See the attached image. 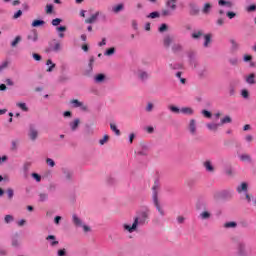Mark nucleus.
<instances>
[{"label":"nucleus","instance_id":"1","mask_svg":"<svg viewBox=\"0 0 256 256\" xmlns=\"http://www.w3.org/2000/svg\"><path fill=\"white\" fill-rule=\"evenodd\" d=\"M149 215H151V210L149 208H145L137 213L134 217V222L132 225L124 224L123 229L128 231V233H135L138 227H143V225H147L149 223Z\"/></svg>","mask_w":256,"mask_h":256},{"label":"nucleus","instance_id":"2","mask_svg":"<svg viewBox=\"0 0 256 256\" xmlns=\"http://www.w3.org/2000/svg\"><path fill=\"white\" fill-rule=\"evenodd\" d=\"M232 243H234L236 256H253V250L242 237L232 238Z\"/></svg>","mask_w":256,"mask_h":256},{"label":"nucleus","instance_id":"3","mask_svg":"<svg viewBox=\"0 0 256 256\" xmlns=\"http://www.w3.org/2000/svg\"><path fill=\"white\" fill-rule=\"evenodd\" d=\"M152 201L158 213H160L162 217H165V210H163L161 204L159 203V180H156L154 182V186L152 187Z\"/></svg>","mask_w":256,"mask_h":256},{"label":"nucleus","instance_id":"4","mask_svg":"<svg viewBox=\"0 0 256 256\" xmlns=\"http://www.w3.org/2000/svg\"><path fill=\"white\" fill-rule=\"evenodd\" d=\"M177 1L178 0H167L166 1L167 9H163L161 11L162 17H171V16H173V12L177 11Z\"/></svg>","mask_w":256,"mask_h":256},{"label":"nucleus","instance_id":"5","mask_svg":"<svg viewBox=\"0 0 256 256\" xmlns=\"http://www.w3.org/2000/svg\"><path fill=\"white\" fill-rule=\"evenodd\" d=\"M134 75L135 77H137V79L139 81L145 82L149 80L150 74L149 72H147V70L143 69V68H137L134 71Z\"/></svg>","mask_w":256,"mask_h":256},{"label":"nucleus","instance_id":"6","mask_svg":"<svg viewBox=\"0 0 256 256\" xmlns=\"http://www.w3.org/2000/svg\"><path fill=\"white\" fill-rule=\"evenodd\" d=\"M233 198V190H221L214 194V199H232Z\"/></svg>","mask_w":256,"mask_h":256},{"label":"nucleus","instance_id":"7","mask_svg":"<svg viewBox=\"0 0 256 256\" xmlns=\"http://www.w3.org/2000/svg\"><path fill=\"white\" fill-rule=\"evenodd\" d=\"M61 51V42L54 39L49 43V47L46 49V53H59Z\"/></svg>","mask_w":256,"mask_h":256},{"label":"nucleus","instance_id":"8","mask_svg":"<svg viewBox=\"0 0 256 256\" xmlns=\"http://www.w3.org/2000/svg\"><path fill=\"white\" fill-rule=\"evenodd\" d=\"M28 137L30 141H37V138L39 137V129H37V126L34 124H30L29 126Z\"/></svg>","mask_w":256,"mask_h":256},{"label":"nucleus","instance_id":"9","mask_svg":"<svg viewBox=\"0 0 256 256\" xmlns=\"http://www.w3.org/2000/svg\"><path fill=\"white\" fill-rule=\"evenodd\" d=\"M188 131L192 137H195L197 135V120L190 119L188 123Z\"/></svg>","mask_w":256,"mask_h":256},{"label":"nucleus","instance_id":"10","mask_svg":"<svg viewBox=\"0 0 256 256\" xmlns=\"http://www.w3.org/2000/svg\"><path fill=\"white\" fill-rule=\"evenodd\" d=\"M70 104L72 105V107H74V109H77L80 107V109L82 111H87V106L83 104V102L77 100V99H73L70 101Z\"/></svg>","mask_w":256,"mask_h":256},{"label":"nucleus","instance_id":"11","mask_svg":"<svg viewBox=\"0 0 256 256\" xmlns=\"http://www.w3.org/2000/svg\"><path fill=\"white\" fill-rule=\"evenodd\" d=\"M62 175L65 181H73V172L69 168H62Z\"/></svg>","mask_w":256,"mask_h":256},{"label":"nucleus","instance_id":"12","mask_svg":"<svg viewBox=\"0 0 256 256\" xmlns=\"http://www.w3.org/2000/svg\"><path fill=\"white\" fill-rule=\"evenodd\" d=\"M31 165H32V163L29 161L24 162V164L22 166L24 179H27V177H29V170L31 169Z\"/></svg>","mask_w":256,"mask_h":256},{"label":"nucleus","instance_id":"13","mask_svg":"<svg viewBox=\"0 0 256 256\" xmlns=\"http://www.w3.org/2000/svg\"><path fill=\"white\" fill-rule=\"evenodd\" d=\"M206 127L208 131H213V133H216V131H219V127H221V124L216 122H210L206 124Z\"/></svg>","mask_w":256,"mask_h":256},{"label":"nucleus","instance_id":"14","mask_svg":"<svg viewBox=\"0 0 256 256\" xmlns=\"http://www.w3.org/2000/svg\"><path fill=\"white\" fill-rule=\"evenodd\" d=\"M203 167L205 168L207 173H214L215 172V166H213V163L211 162V160H206L203 163Z\"/></svg>","mask_w":256,"mask_h":256},{"label":"nucleus","instance_id":"15","mask_svg":"<svg viewBox=\"0 0 256 256\" xmlns=\"http://www.w3.org/2000/svg\"><path fill=\"white\" fill-rule=\"evenodd\" d=\"M245 81L248 85H256L255 73H250L249 75L245 76Z\"/></svg>","mask_w":256,"mask_h":256},{"label":"nucleus","instance_id":"16","mask_svg":"<svg viewBox=\"0 0 256 256\" xmlns=\"http://www.w3.org/2000/svg\"><path fill=\"white\" fill-rule=\"evenodd\" d=\"M99 15H101V12L96 11L94 14L91 15V17H89L85 20V23H88V24L95 23L97 21V19H99Z\"/></svg>","mask_w":256,"mask_h":256},{"label":"nucleus","instance_id":"17","mask_svg":"<svg viewBox=\"0 0 256 256\" xmlns=\"http://www.w3.org/2000/svg\"><path fill=\"white\" fill-rule=\"evenodd\" d=\"M46 241H49L50 247H57V245H59V241H57V237H55V235H48L46 237Z\"/></svg>","mask_w":256,"mask_h":256},{"label":"nucleus","instance_id":"18","mask_svg":"<svg viewBox=\"0 0 256 256\" xmlns=\"http://www.w3.org/2000/svg\"><path fill=\"white\" fill-rule=\"evenodd\" d=\"M72 223L75 225V227H83V220L77 216V214L72 215Z\"/></svg>","mask_w":256,"mask_h":256},{"label":"nucleus","instance_id":"19","mask_svg":"<svg viewBox=\"0 0 256 256\" xmlns=\"http://www.w3.org/2000/svg\"><path fill=\"white\" fill-rule=\"evenodd\" d=\"M238 157L243 163H253V158L249 154H240Z\"/></svg>","mask_w":256,"mask_h":256},{"label":"nucleus","instance_id":"20","mask_svg":"<svg viewBox=\"0 0 256 256\" xmlns=\"http://www.w3.org/2000/svg\"><path fill=\"white\" fill-rule=\"evenodd\" d=\"M171 43H173V36L166 35L163 39L164 47H166V49H169V47H171Z\"/></svg>","mask_w":256,"mask_h":256},{"label":"nucleus","instance_id":"21","mask_svg":"<svg viewBox=\"0 0 256 256\" xmlns=\"http://www.w3.org/2000/svg\"><path fill=\"white\" fill-rule=\"evenodd\" d=\"M79 123H81V120L79 118L74 119L72 122L69 123V127L71 131H75L79 128Z\"/></svg>","mask_w":256,"mask_h":256},{"label":"nucleus","instance_id":"22","mask_svg":"<svg viewBox=\"0 0 256 256\" xmlns=\"http://www.w3.org/2000/svg\"><path fill=\"white\" fill-rule=\"evenodd\" d=\"M190 15H199V7L195 3H190Z\"/></svg>","mask_w":256,"mask_h":256},{"label":"nucleus","instance_id":"23","mask_svg":"<svg viewBox=\"0 0 256 256\" xmlns=\"http://www.w3.org/2000/svg\"><path fill=\"white\" fill-rule=\"evenodd\" d=\"M213 6L210 3H205L202 8L203 15H209Z\"/></svg>","mask_w":256,"mask_h":256},{"label":"nucleus","instance_id":"24","mask_svg":"<svg viewBox=\"0 0 256 256\" xmlns=\"http://www.w3.org/2000/svg\"><path fill=\"white\" fill-rule=\"evenodd\" d=\"M180 113H182L183 115H193L195 113V110H193V108L191 107H182L180 109Z\"/></svg>","mask_w":256,"mask_h":256},{"label":"nucleus","instance_id":"25","mask_svg":"<svg viewBox=\"0 0 256 256\" xmlns=\"http://www.w3.org/2000/svg\"><path fill=\"white\" fill-rule=\"evenodd\" d=\"M218 5L220 7H227L228 9H231V7H233V2L227 0H219Z\"/></svg>","mask_w":256,"mask_h":256},{"label":"nucleus","instance_id":"26","mask_svg":"<svg viewBox=\"0 0 256 256\" xmlns=\"http://www.w3.org/2000/svg\"><path fill=\"white\" fill-rule=\"evenodd\" d=\"M192 39L199 40L203 37V30H194L191 34Z\"/></svg>","mask_w":256,"mask_h":256},{"label":"nucleus","instance_id":"27","mask_svg":"<svg viewBox=\"0 0 256 256\" xmlns=\"http://www.w3.org/2000/svg\"><path fill=\"white\" fill-rule=\"evenodd\" d=\"M199 219H201L202 221H207L208 219H211V212L203 211L199 214Z\"/></svg>","mask_w":256,"mask_h":256},{"label":"nucleus","instance_id":"28","mask_svg":"<svg viewBox=\"0 0 256 256\" xmlns=\"http://www.w3.org/2000/svg\"><path fill=\"white\" fill-rule=\"evenodd\" d=\"M172 51L173 53H181L183 51V45L181 43H174L172 45Z\"/></svg>","mask_w":256,"mask_h":256},{"label":"nucleus","instance_id":"29","mask_svg":"<svg viewBox=\"0 0 256 256\" xmlns=\"http://www.w3.org/2000/svg\"><path fill=\"white\" fill-rule=\"evenodd\" d=\"M38 201L40 203H45V201H48L49 200V194L48 193H45V192H42L38 195Z\"/></svg>","mask_w":256,"mask_h":256},{"label":"nucleus","instance_id":"30","mask_svg":"<svg viewBox=\"0 0 256 256\" xmlns=\"http://www.w3.org/2000/svg\"><path fill=\"white\" fill-rule=\"evenodd\" d=\"M125 9V5L123 3L118 4L116 6L112 7V12L113 13H121V11H123Z\"/></svg>","mask_w":256,"mask_h":256},{"label":"nucleus","instance_id":"31","mask_svg":"<svg viewBox=\"0 0 256 256\" xmlns=\"http://www.w3.org/2000/svg\"><path fill=\"white\" fill-rule=\"evenodd\" d=\"M225 229H237V222L231 221L224 224Z\"/></svg>","mask_w":256,"mask_h":256},{"label":"nucleus","instance_id":"32","mask_svg":"<svg viewBox=\"0 0 256 256\" xmlns=\"http://www.w3.org/2000/svg\"><path fill=\"white\" fill-rule=\"evenodd\" d=\"M46 65H50L47 69V73H52L53 69L56 67V64L53 63V60L51 59H48L47 62H46Z\"/></svg>","mask_w":256,"mask_h":256},{"label":"nucleus","instance_id":"33","mask_svg":"<svg viewBox=\"0 0 256 256\" xmlns=\"http://www.w3.org/2000/svg\"><path fill=\"white\" fill-rule=\"evenodd\" d=\"M211 37H212L211 34H205V35H204V44H203V47H205V48L209 47V43H211Z\"/></svg>","mask_w":256,"mask_h":256},{"label":"nucleus","instance_id":"34","mask_svg":"<svg viewBox=\"0 0 256 256\" xmlns=\"http://www.w3.org/2000/svg\"><path fill=\"white\" fill-rule=\"evenodd\" d=\"M16 107L21 109V111L27 112L29 111V108L27 107V104L25 102H18L16 103Z\"/></svg>","mask_w":256,"mask_h":256},{"label":"nucleus","instance_id":"35","mask_svg":"<svg viewBox=\"0 0 256 256\" xmlns=\"http://www.w3.org/2000/svg\"><path fill=\"white\" fill-rule=\"evenodd\" d=\"M238 193H247V183L243 182L240 186L237 187Z\"/></svg>","mask_w":256,"mask_h":256},{"label":"nucleus","instance_id":"36","mask_svg":"<svg viewBox=\"0 0 256 256\" xmlns=\"http://www.w3.org/2000/svg\"><path fill=\"white\" fill-rule=\"evenodd\" d=\"M232 122H233V119H231L230 116H225L220 120V127L222 125H227V123H232Z\"/></svg>","mask_w":256,"mask_h":256},{"label":"nucleus","instance_id":"37","mask_svg":"<svg viewBox=\"0 0 256 256\" xmlns=\"http://www.w3.org/2000/svg\"><path fill=\"white\" fill-rule=\"evenodd\" d=\"M231 43V51L235 52V51H239V43H237V41L235 40H230Z\"/></svg>","mask_w":256,"mask_h":256},{"label":"nucleus","instance_id":"38","mask_svg":"<svg viewBox=\"0 0 256 256\" xmlns=\"http://www.w3.org/2000/svg\"><path fill=\"white\" fill-rule=\"evenodd\" d=\"M28 41H33L34 43L37 42L38 35L37 32H32L27 36Z\"/></svg>","mask_w":256,"mask_h":256},{"label":"nucleus","instance_id":"39","mask_svg":"<svg viewBox=\"0 0 256 256\" xmlns=\"http://www.w3.org/2000/svg\"><path fill=\"white\" fill-rule=\"evenodd\" d=\"M95 83H103L105 81V74H98L94 78Z\"/></svg>","mask_w":256,"mask_h":256},{"label":"nucleus","instance_id":"40","mask_svg":"<svg viewBox=\"0 0 256 256\" xmlns=\"http://www.w3.org/2000/svg\"><path fill=\"white\" fill-rule=\"evenodd\" d=\"M138 155L146 157V155H149V148L147 146H143L142 149L138 151Z\"/></svg>","mask_w":256,"mask_h":256},{"label":"nucleus","instance_id":"41","mask_svg":"<svg viewBox=\"0 0 256 256\" xmlns=\"http://www.w3.org/2000/svg\"><path fill=\"white\" fill-rule=\"evenodd\" d=\"M160 17L161 14L157 11H154L147 16L148 19H159Z\"/></svg>","mask_w":256,"mask_h":256},{"label":"nucleus","instance_id":"42","mask_svg":"<svg viewBox=\"0 0 256 256\" xmlns=\"http://www.w3.org/2000/svg\"><path fill=\"white\" fill-rule=\"evenodd\" d=\"M110 129L111 131H113L115 133V135H117L119 137V135H121V130H119L117 128V125L115 124H110Z\"/></svg>","mask_w":256,"mask_h":256},{"label":"nucleus","instance_id":"43","mask_svg":"<svg viewBox=\"0 0 256 256\" xmlns=\"http://www.w3.org/2000/svg\"><path fill=\"white\" fill-rule=\"evenodd\" d=\"M245 11H247V13H255L256 4H251L249 6H246Z\"/></svg>","mask_w":256,"mask_h":256},{"label":"nucleus","instance_id":"44","mask_svg":"<svg viewBox=\"0 0 256 256\" xmlns=\"http://www.w3.org/2000/svg\"><path fill=\"white\" fill-rule=\"evenodd\" d=\"M104 55L106 57H111V55H115V47H111L109 49H107L105 52H104Z\"/></svg>","mask_w":256,"mask_h":256},{"label":"nucleus","instance_id":"45","mask_svg":"<svg viewBox=\"0 0 256 256\" xmlns=\"http://www.w3.org/2000/svg\"><path fill=\"white\" fill-rule=\"evenodd\" d=\"M168 109L169 111H171V113H176V114L181 113V109H179V107L177 106L170 105L168 106Z\"/></svg>","mask_w":256,"mask_h":256},{"label":"nucleus","instance_id":"46","mask_svg":"<svg viewBox=\"0 0 256 256\" xmlns=\"http://www.w3.org/2000/svg\"><path fill=\"white\" fill-rule=\"evenodd\" d=\"M42 25H45L43 20H34L32 22V27H42Z\"/></svg>","mask_w":256,"mask_h":256},{"label":"nucleus","instance_id":"47","mask_svg":"<svg viewBox=\"0 0 256 256\" xmlns=\"http://www.w3.org/2000/svg\"><path fill=\"white\" fill-rule=\"evenodd\" d=\"M9 67V61H4L0 64V73H3V71H5V69H7Z\"/></svg>","mask_w":256,"mask_h":256},{"label":"nucleus","instance_id":"48","mask_svg":"<svg viewBox=\"0 0 256 256\" xmlns=\"http://www.w3.org/2000/svg\"><path fill=\"white\" fill-rule=\"evenodd\" d=\"M240 95L243 99H249V90L247 89H242L240 92Z\"/></svg>","mask_w":256,"mask_h":256},{"label":"nucleus","instance_id":"49","mask_svg":"<svg viewBox=\"0 0 256 256\" xmlns=\"http://www.w3.org/2000/svg\"><path fill=\"white\" fill-rule=\"evenodd\" d=\"M154 107H155V105H153L152 102H148L147 106L145 108L146 113H151L153 111Z\"/></svg>","mask_w":256,"mask_h":256},{"label":"nucleus","instance_id":"50","mask_svg":"<svg viewBox=\"0 0 256 256\" xmlns=\"http://www.w3.org/2000/svg\"><path fill=\"white\" fill-rule=\"evenodd\" d=\"M4 221L5 223L9 224V223H13V221H15V218L13 217V215H6L4 217Z\"/></svg>","mask_w":256,"mask_h":256},{"label":"nucleus","instance_id":"51","mask_svg":"<svg viewBox=\"0 0 256 256\" xmlns=\"http://www.w3.org/2000/svg\"><path fill=\"white\" fill-rule=\"evenodd\" d=\"M18 43H21V36L15 37V39L11 42V47H17Z\"/></svg>","mask_w":256,"mask_h":256},{"label":"nucleus","instance_id":"52","mask_svg":"<svg viewBox=\"0 0 256 256\" xmlns=\"http://www.w3.org/2000/svg\"><path fill=\"white\" fill-rule=\"evenodd\" d=\"M201 113L206 119H211V117H213V114L209 110H202Z\"/></svg>","mask_w":256,"mask_h":256},{"label":"nucleus","instance_id":"53","mask_svg":"<svg viewBox=\"0 0 256 256\" xmlns=\"http://www.w3.org/2000/svg\"><path fill=\"white\" fill-rule=\"evenodd\" d=\"M167 29H169V26H167V24L163 23L158 28V31H159V33H165V31H167Z\"/></svg>","mask_w":256,"mask_h":256},{"label":"nucleus","instance_id":"54","mask_svg":"<svg viewBox=\"0 0 256 256\" xmlns=\"http://www.w3.org/2000/svg\"><path fill=\"white\" fill-rule=\"evenodd\" d=\"M196 57H197V54L195 52H193V51L188 52L189 62L194 61V59H196Z\"/></svg>","mask_w":256,"mask_h":256},{"label":"nucleus","instance_id":"55","mask_svg":"<svg viewBox=\"0 0 256 256\" xmlns=\"http://www.w3.org/2000/svg\"><path fill=\"white\" fill-rule=\"evenodd\" d=\"M108 141H109V135H104V137L99 140V144L105 145Z\"/></svg>","mask_w":256,"mask_h":256},{"label":"nucleus","instance_id":"56","mask_svg":"<svg viewBox=\"0 0 256 256\" xmlns=\"http://www.w3.org/2000/svg\"><path fill=\"white\" fill-rule=\"evenodd\" d=\"M7 195H8V199H13V196L15 195V191L13 190V188L7 189Z\"/></svg>","mask_w":256,"mask_h":256},{"label":"nucleus","instance_id":"57","mask_svg":"<svg viewBox=\"0 0 256 256\" xmlns=\"http://www.w3.org/2000/svg\"><path fill=\"white\" fill-rule=\"evenodd\" d=\"M198 75L203 78V77H207V69L203 68L201 70L198 71Z\"/></svg>","mask_w":256,"mask_h":256},{"label":"nucleus","instance_id":"58","mask_svg":"<svg viewBox=\"0 0 256 256\" xmlns=\"http://www.w3.org/2000/svg\"><path fill=\"white\" fill-rule=\"evenodd\" d=\"M46 13L47 15H51V13H53V4L46 5Z\"/></svg>","mask_w":256,"mask_h":256},{"label":"nucleus","instance_id":"59","mask_svg":"<svg viewBox=\"0 0 256 256\" xmlns=\"http://www.w3.org/2000/svg\"><path fill=\"white\" fill-rule=\"evenodd\" d=\"M31 177L34 178L37 183H41V175L37 173H32Z\"/></svg>","mask_w":256,"mask_h":256},{"label":"nucleus","instance_id":"60","mask_svg":"<svg viewBox=\"0 0 256 256\" xmlns=\"http://www.w3.org/2000/svg\"><path fill=\"white\" fill-rule=\"evenodd\" d=\"M57 256H67V249H65V248L59 249L57 251Z\"/></svg>","mask_w":256,"mask_h":256},{"label":"nucleus","instance_id":"61","mask_svg":"<svg viewBox=\"0 0 256 256\" xmlns=\"http://www.w3.org/2000/svg\"><path fill=\"white\" fill-rule=\"evenodd\" d=\"M226 17H228V19H235V17H237V14L235 12L228 11L226 13Z\"/></svg>","mask_w":256,"mask_h":256},{"label":"nucleus","instance_id":"62","mask_svg":"<svg viewBox=\"0 0 256 256\" xmlns=\"http://www.w3.org/2000/svg\"><path fill=\"white\" fill-rule=\"evenodd\" d=\"M46 163L49 167H55V161L51 158H47Z\"/></svg>","mask_w":256,"mask_h":256},{"label":"nucleus","instance_id":"63","mask_svg":"<svg viewBox=\"0 0 256 256\" xmlns=\"http://www.w3.org/2000/svg\"><path fill=\"white\" fill-rule=\"evenodd\" d=\"M170 68L173 69L174 71H177L178 69H181V64H178V63L170 64Z\"/></svg>","mask_w":256,"mask_h":256},{"label":"nucleus","instance_id":"64","mask_svg":"<svg viewBox=\"0 0 256 256\" xmlns=\"http://www.w3.org/2000/svg\"><path fill=\"white\" fill-rule=\"evenodd\" d=\"M61 21H63V20H61V18L53 19V20H52V25H53L54 27H57V26L61 23Z\"/></svg>","mask_w":256,"mask_h":256}]
</instances>
